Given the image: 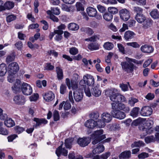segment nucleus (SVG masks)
I'll return each mask as SVG.
<instances>
[{
  "mask_svg": "<svg viewBox=\"0 0 159 159\" xmlns=\"http://www.w3.org/2000/svg\"><path fill=\"white\" fill-rule=\"evenodd\" d=\"M153 23V21L150 18H146L144 21L142 23L143 28L147 29L151 27Z\"/></svg>",
  "mask_w": 159,
  "mask_h": 159,
  "instance_id": "17",
  "label": "nucleus"
},
{
  "mask_svg": "<svg viewBox=\"0 0 159 159\" xmlns=\"http://www.w3.org/2000/svg\"><path fill=\"white\" fill-rule=\"evenodd\" d=\"M116 89H112L107 90L106 91V93L109 94L110 100L113 101V102H118V99L117 95L118 93H116Z\"/></svg>",
  "mask_w": 159,
  "mask_h": 159,
  "instance_id": "3",
  "label": "nucleus"
},
{
  "mask_svg": "<svg viewBox=\"0 0 159 159\" xmlns=\"http://www.w3.org/2000/svg\"><path fill=\"white\" fill-rule=\"evenodd\" d=\"M86 11L88 16L90 17H95L97 13L96 9L91 7L87 8Z\"/></svg>",
  "mask_w": 159,
  "mask_h": 159,
  "instance_id": "19",
  "label": "nucleus"
},
{
  "mask_svg": "<svg viewBox=\"0 0 159 159\" xmlns=\"http://www.w3.org/2000/svg\"><path fill=\"white\" fill-rule=\"evenodd\" d=\"M103 132V130L101 129L95 131L92 134L91 138L93 140L92 142L93 144H96L106 138L105 135H102Z\"/></svg>",
  "mask_w": 159,
  "mask_h": 159,
  "instance_id": "1",
  "label": "nucleus"
},
{
  "mask_svg": "<svg viewBox=\"0 0 159 159\" xmlns=\"http://www.w3.org/2000/svg\"><path fill=\"white\" fill-rule=\"evenodd\" d=\"M152 108L149 106L143 107L140 112L141 114L143 116H149L152 114Z\"/></svg>",
  "mask_w": 159,
  "mask_h": 159,
  "instance_id": "8",
  "label": "nucleus"
},
{
  "mask_svg": "<svg viewBox=\"0 0 159 159\" xmlns=\"http://www.w3.org/2000/svg\"><path fill=\"white\" fill-rule=\"evenodd\" d=\"M141 49L144 52L150 53L153 51V48L148 45L145 44L141 47Z\"/></svg>",
  "mask_w": 159,
  "mask_h": 159,
  "instance_id": "21",
  "label": "nucleus"
},
{
  "mask_svg": "<svg viewBox=\"0 0 159 159\" xmlns=\"http://www.w3.org/2000/svg\"><path fill=\"white\" fill-rule=\"evenodd\" d=\"M111 105L112 109L111 113L117 111V110L122 109L124 107V104L118 102L112 103Z\"/></svg>",
  "mask_w": 159,
  "mask_h": 159,
  "instance_id": "14",
  "label": "nucleus"
},
{
  "mask_svg": "<svg viewBox=\"0 0 159 159\" xmlns=\"http://www.w3.org/2000/svg\"><path fill=\"white\" fill-rule=\"evenodd\" d=\"M14 102L18 105L23 104L25 102L24 97L22 95H18L15 96L13 98Z\"/></svg>",
  "mask_w": 159,
  "mask_h": 159,
  "instance_id": "13",
  "label": "nucleus"
},
{
  "mask_svg": "<svg viewBox=\"0 0 159 159\" xmlns=\"http://www.w3.org/2000/svg\"><path fill=\"white\" fill-rule=\"evenodd\" d=\"M57 77L59 80H61L63 78V73L62 70L59 67H57L56 68Z\"/></svg>",
  "mask_w": 159,
  "mask_h": 159,
  "instance_id": "37",
  "label": "nucleus"
},
{
  "mask_svg": "<svg viewBox=\"0 0 159 159\" xmlns=\"http://www.w3.org/2000/svg\"><path fill=\"white\" fill-rule=\"evenodd\" d=\"M90 139L89 137L79 138L77 140V143L81 147L87 146L90 142Z\"/></svg>",
  "mask_w": 159,
  "mask_h": 159,
  "instance_id": "9",
  "label": "nucleus"
},
{
  "mask_svg": "<svg viewBox=\"0 0 159 159\" xmlns=\"http://www.w3.org/2000/svg\"><path fill=\"white\" fill-rule=\"evenodd\" d=\"M84 125L88 128L93 129L96 126V122L93 120H88L85 122Z\"/></svg>",
  "mask_w": 159,
  "mask_h": 159,
  "instance_id": "24",
  "label": "nucleus"
},
{
  "mask_svg": "<svg viewBox=\"0 0 159 159\" xmlns=\"http://www.w3.org/2000/svg\"><path fill=\"white\" fill-rule=\"evenodd\" d=\"M73 140L74 139L72 138H70L65 140V144L67 148L69 149L71 148L72 142Z\"/></svg>",
  "mask_w": 159,
  "mask_h": 159,
  "instance_id": "34",
  "label": "nucleus"
},
{
  "mask_svg": "<svg viewBox=\"0 0 159 159\" xmlns=\"http://www.w3.org/2000/svg\"><path fill=\"white\" fill-rule=\"evenodd\" d=\"M5 125L8 127H11L15 125L14 121L12 119L9 118L4 121Z\"/></svg>",
  "mask_w": 159,
  "mask_h": 159,
  "instance_id": "40",
  "label": "nucleus"
},
{
  "mask_svg": "<svg viewBox=\"0 0 159 159\" xmlns=\"http://www.w3.org/2000/svg\"><path fill=\"white\" fill-rule=\"evenodd\" d=\"M9 71L11 75L15 74L19 69L18 64L16 62H13L10 64L8 66Z\"/></svg>",
  "mask_w": 159,
  "mask_h": 159,
  "instance_id": "7",
  "label": "nucleus"
},
{
  "mask_svg": "<svg viewBox=\"0 0 159 159\" xmlns=\"http://www.w3.org/2000/svg\"><path fill=\"white\" fill-rule=\"evenodd\" d=\"M113 47V44L112 43L109 42L105 43L103 45L104 48L107 50H111Z\"/></svg>",
  "mask_w": 159,
  "mask_h": 159,
  "instance_id": "43",
  "label": "nucleus"
},
{
  "mask_svg": "<svg viewBox=\"0 0 159 159\" xmlns=\"http://www.w3.org/2000/svg\"><path fill=\"white\" fill-rule=\"evenodd\" d=\"M126 44L128 46H131L135 48H138L140 47V45L136 42L127 43Z\"/></svg>",
  "mask_w": 159,
  "mask_h": 159,
  "instance_id": "63",
  "label": "nucleus"
},
{
  "mask_svg": "<svg viewBox=\"0 0 159 159\" xmlns=\"http://www.w3.org/2000/svg\"><path fill=\"white\" fill-rule=\"evenodd\" d=\"M112 118L111 115L107 113H104L102 115V120L106 123L110 122Z\"/></svg>",
  "mask_w": 159,
  "mask_h": 159,
  "instance_id": "25",
  "label": "nucleus"
},
{
  "mask_svg": "<svg viewBox=\"0 0 159 159\" xmlns=\"http://www.w3.org/2000/svg\"><path fill=\"white\" fill-rule=\"evenodd\" d=\"M128 84H127L122 83L120 84V87L121 88V90L124 91H127L128 90Z\"/></svg>",
  "mask_w": 159,
  "mask_h": 159,
  "instance_id": "59",
  "label": "nucleus"
},
{
  "mask_svg": "<svg viewBox=\"0 0 159 159\" xmlns=\"http://www.w3.org/2000/svg\"><path fill=\"white\" fill-rule=\"evenodd\" d=\"M124 61L121 62V65L122 69L128 73H132L134 69H136L137 67L134 64L130 62V61Z\"/></svg>",
  "mask_w": 159,
  "mask_h": 159,
  "instance_id": "2",
  "label": "nucleus"
},
{
  "mask_svg": "<svg viewBox=\"0 0 159 159\" xmlns=\"http://www.w3.org/2000/svg\"><path fill=\"white\" fill-rule=\"evenodd\" d=\"M66 87L65 84H61L60 87V93L61 94H64L66 92Z\"/></svg>",
  "mask_w": 159,
  "mask_h": 159,
  "instance_id": "55",
  "label": "nucleus"
},
{
  "mask_svg": "<svg viewBox=\"0 0 159 159\" xmlns=\"http://www.w3.org/2000/svg\"><path fill=\"white\" fill-rule=\"evenodd\" d=\"M99 117V114L98 112H93L90 115V117L93 120H97Z\"/></svg>",
  "mask_w": 159,
  "mask_h": 159,
  "instance_id": "56",
  "label": "nucleus"
},
{
  "mask_svg": "<svg viewBox=\"0 0 159 159\" xmlns=\"http://www.w3.org/2000/svg\"><path fill=\"white\" fill-rule=\"evenodd\" d=\"M151 17L154 19H157L159 18V12L157 9H153L150 13Z\"/></svg>",
  "mask_w": 159,
  "mask_h": 159,
  "instance_id": "31",
  "label": "nucleus"
},
{
  "mask_svg": "<svg viewBox=\"0 0 159 159\" xmlns=\"http://www.w3.org/2000/svg\"><path fill=\"white\" fill-rule=\"evenodd\" d=\"M149 157L148 154L146 152H143L142 153L138 156V157L139 159H143Z\"/></svg>",
  "mask_w": 159,
  "mask_h": 159,
  "instance_id": "60",
  "label": "nucleus"
},
{
  "mask_svg": "<svg viewBox=\"0 0 159 159\" xmlns=\"http://www.w3.org/2000/svg\"><path fill=\"white\" fill-rule=\"evenodd\" d=\"M96 127H97L99 128H101L104 127L105 126L106 123L105 122H104L102 120H100L97 121H96Z\"/></svg>",
  "mask_w": 159,
  "mask_h": 159,
  "instance_id": "48",
  "label": "nucleus"
},
{
  "mask_svg": "<svg viewBox=\"0 0 159 159\" xmlns=\"http://www.w3.org/2000/svg\"><path fill=\"white\" fill-rule=\"evenodd\" d=\"M130 151H125L121 153L119 156L120 159H127L129 158L131 155Z\"/></svg>",
  "mask_w": 159,
  "mask_h": 159,
  "instance_id": "27",
  "label": "nucleus"
},
{
  "mask_svg": "<svg viewBox=\"0 0 159 159\" xmlns=\"http://www.w3.org/2000/svg\"><path fill=\"white\" fill-rule=\"evenodd\" d=\"M135 2L136 3L139 5L144 6L146 4V0H132Z\"/></svg>",
  "mask_w": 159,
  "mask_h": 159,
  "instance_id": "53",
  "label": "nucleus"
},
{
  "mask_svg": "<svg viewBox=\"0 0 159 159\" xmlns=\"http://www.w3.org/2000/svg\"><path fill=\"white\" fill-rule=\"evenodd\" d=\"M140 108L138 107H135L130 112V115L134 117L138 116Z\"/></svg>",
  "mask_w": 159,
  "mask_h": 159,
  "instance_id": "38",
  "label": "nucleus"
},
{
  "mask_svg": "<svg viewBox=\"0 0 159 159\" xmlns=\"http://www.w3.org/2000/svg\"><path fill=\"white\" fill-rule=\"evenodd\" d=\"M54 68V66L51 65L50 63H47L45 65L44 70H53Z\"/></svg>",
  "mask_w": 159,
  "mask_h": 159,
  "instance_id": "57",
  "label": "nucleus"
},
{
  "mask_svg": "<svg viewBox=\"0 0 159 159\" xmlns=\"http://www.w3.org/2000/svg\"><path fill=\"white\" fill-rule=\"evenodd\" d=\"M77 80L75 79V80H72L70 81V87H71L74 91L77 90L78 82Z\"/></svg>",
  "mask_w": 159,
  "mask_h": 159,
  "instance_id": "42",
  "label": "nucleus"
},
{
  "mask_svg": "<svg viewBox=\"0 0 159 159\" xmlns=\"http://www.w3.org/2000/svg\"><path fill=\"white\" fill-rule=\"evenodd\" d=\"M83 79L85 81L88 85H93L94 83V80L93 76L90 74H87L84 75Z\"/></svg>",
  "mask_w": 159,
  "mask_h": 159,
  "instance_id": "11",
  "label": "nucleus"
},
{
  "mask_svg": "<svg viewBox=\"0 0 159 159\" xmlns=\"http://www.w3.org/2000/svg\"><path fill=\"white\" fill-rule=\"evenodd\" d=\"M104 150V147L102 144H99L96 148L94 149L93 151V153L94 154L99 153L103 152Z\"/></svg>",
  "mask_w": 159,
  "mask_h": 159,
  "instance_id": "28",
  "label": "nucleus"
},
{
  "mask_svg": "<svg viewBox=\"0 0 159 159\" xmlns=\"http://www.w3.org/2000/svg\"><path fill=\"white\" fill-rule=\"evenodd\" d=\"M21 90L23 94L26 95H30L32 92V89L31 86L25 83L22 84Z\"/></svg>",
  "mask_w": 159,
  "mask_h": 159,
  "instance_id": "4",
  "label": "nucleus"
},
{
  "mask_svg": "<svg viewBox=\"0 0 159 159\" xmlns=\"http://www.w3.org/2000/svg\"><path fill=\"white\" fill-rule=\"evenodd\" d=\"M68 157L70 159H83V157L81 156H79L78 157H75L74 152L70 153L68 155Z\"/></svg>",
  "mask_w": 159,
  "mask_h": 159,
  "instance_id": "54",
  "label": "nucleus"
},
{
  "mask_svg": "<svg viewBox=\"0 0 159 159\" xmlns=\"http://www.w3.org/2000/svg\"><path fill=\"white\" fill-rule=\"evenodd\" d=\"M74 99L76 101H81L83 98V93L80 90H75L73 93Z\"/></svg>",
  "mask_w": 159,
  "mask_h": 159,
  "instance_id": "12",
  "label": "nucleus"
},
{
  "mask_svg": "<svg viewBox=\"0 0 159 159\" xmlns=\"http://www.w3.org/2000/svg\"><path fill=\"white\" fill-rule=\"evenodd\" d=\"M108 11L109 12L112 14H115L118 13V10L117 8L113 7H110L108 8Z\"/></svg>",
  "mask_w": 159,
  "mask_h": 159,
  "instance_id": "50",
  "label": "nucleus"
},
{
  "mask_svg": "<svg viewBox=\"0 0 159 159\" xmlns=\"http://www.w3.org/2000/svg\"><path fill=\"white\" fill-rule=\"evenodd\" d=\"M33 120L36 122L35 124L33 125V127L35 128H37L39 127L41 124H45L48 122V121L44 118H34Z\"/></svg>",
  "mask_w": 159,
  "mask_h": 159,
  "instance_id": "10",
  "label": "nucleus"
},
{
  "mask_svg": "<svg viewBox=\"0 0 159 159\" xmlns=\"http://www.w3.org/2000/svg\"><path fill=\"white\" fill-rule=\"evenodd\" d=\"M79 26L74 23H70L68 25V29L71 30H77L79 29Z\"/></svg>",
  "mask_w": 159,
  "mask_h": 159,
  "instance_id": "33",
  "label": "nucleus"
},
{
  "mask_svg": "<svg viewBox=\"0 0 159 159\" xmlns=\"http://www.w3.org/2000/svg\"><path fill=\"white\" fill-rule=\"evenodd\" d=\"M143 9L142 8L138 6L133 7V11L136 14H139L142 13Z\"/></svg>",
  "mask_w": 159,
  "mask_h": 159,
  "instance_id": "47",
  "label": "nucleus"
},
{
  "mask_svg": "<svg viewBox=\"0 0 159 159\" xmlns=\"http://www.w3.org/2000/svg\"><path fill=\"white\" fill-rule=\"evenodd\" d=\"M16 16L14 15H11L7 16L6 17V20L7 22H10L16 20Z\"/></svg>",
  "mask_w": 159,
  "mask_h": 159,
  "instance_id": "51",
  "label": "nucleus"
},
{
  "mask_svg": "<svg viewBox=\"0 0 159 159\" xmlns=\"http://www.w3.org/2000/svg\"><path fill=\"white\" fill-rule=\"evenodd\" d=\"M92 94L96 97L100 96L101 94V91L99 88V85L96 86L92 88L91 89Z\"/></svg>",
  "mask_w": 159,
  "mask_h": 159,
  "instance_id": "18",
  "label": "nucleus"
},
{
  "mask_svg": "<svg viewBox=\"0 0 159 159\" xmlns=\"http://www.w3.org/2000/svg\"><path fill=\"white\" fill-rule=\"evenodd\" d=\"M140 130L143 132V133L144 135L151 134L154 131L152 127H150L149 128L146 127L145 126L142 127L140 128Z\"/></svg>",
  "mask_w": 159,
  "mask_h": 159,
  "instance_id": "22",
  "label": "nucleus"
},
{
  "mask_svg": "<svg viewBox=\"0 0 159 159\" xmlns=\"http://www.w3.org/2000/svg\"><path fill=\"white\" fill-rule=\"evenodd\" d=\"M63 144V142L62 144L56 150V154L58 157L60 156L61 154L65 156L67 155V151L64 148H62V146Z\"/></svg>",
  "mask_w": 159,
  "mask_h": 159,
  "instance_id": "16",
  "label": "nucleus"
},
{
  "mask_svg": "<svg viewBox=\"0 0 159 159\" xmlns=\"http://www.w3.org/2000/svg\"><path fill=\"white\" fill-rule=\"evenodd\" d=\"M14 6V3L11 1H7L4 4L5 10L6 9L10 10L13 8Z\"/></svg>",
  "mask_w": 159,
  "mask_h": 159,
  "instance_id": "32",
  "label": "nucleus"
},
{
  "mask_svg": "<svg viewBox=\"0 0 159 159\" xmlns=\"http://www.w3.org/2000/svg\"><path fill=\"white\" fill-rule=\"evenodd\" d=\"M75 6L77 10L78 11H84V6L81 2H77Z\"/></svg>",
  "mask_w": 159,
  "mask_h": 159,
  "instance_id": "46",
  "label": "nucleus"
},
{
  "mask_svg": "<svg viewBox=\"0 0 159 159\" xmlns=\"http://www.w3.org/2000/svg\"><path fill=\"white\" fill-rule=\"evenodd\" d=\"M15 53L13 52L12 53L8 55L6 58V61L7 63H9L14 60L15 58Z\"/></svg>",
  "mask_w": 159,
  "mask_h": 159,
  "instance_id": "39",
  "label": "nucleus"
},
{
  "mask_svg": "<svg viewBox=\"0 0 159 159\" xmlns=\"http://www.w3.org/2000/svg\"><path fill=\"white\" fill-rule=\"evenodd\" d=\"M138 100L137 99L134 98H130L128 101V104L131 106H134L135 103L138 102Z\"/></svg>",
  "mask_w": 159,
  "mask_h": 159,
  "instance_id": "45",
  "label": "nucleus"
},
{
  "mask_svg": "<svg viewBox=\"0 0 159 159\" xmlns=\"http://www.w3.org/2000/svg\"><path fill=\"white\" fill-rule=\"evenodd\" d=\"M119 13L120 19L124 21L128 20L130 17V13L129 11L126 9L120 10Z\"/></svg>",
  "mask_w": 159,
  "mask_h": 159,
  "instance_id": "6",
  "label": "nucleus"
},
{
  "mask_svg": "<svg viewBox=\"0 0 159 159\" xmlns=\"http://www.w3.org/2000/svg\"><path fill=\"white\" fill-rule=\"evenodd\" d=\"M69 52L70 54L73 55H75L78 53V49L75 47L71 48Z\"/></svg>",
  "mask_w": 159,
  "mask_h": 159,
  "instance_id": "58",
  "label": "nucleus"
},
{
  "mask_svg": "<svg viewBox=\"0 0 159 159\" xmlns=\"http://www.w3.org/2000/svg\"><path fill=\"white\" fill-rule=\"evenodd\" d=\"M120 110H117V111L111 113V115L114 117L121 120L124 119L125 117V113Z\"/></svg>",
  "mask_w": 159,
  "mask_h": 159,
  "instance_id": "15",
  "label": "nucleus"
},
{
  "mask_svg": "<svg viewBox=\"0 0 159 159\" xmlns=\"http://www.w3.org/2000/svg\"><path fill=\"white\" fill-rule=\"evenodd\" d=\"M126 59L127 61H131L132 62L135 64H140L141 65L143 62V61H138L136 60L135 59H133L131 58H130L128 57H126Z\"/></svg>",
  "mask_w": 159,
  "mask_h": 159,
  "instance_id": "52",
  "label": "nucleus"
},
{
  "mask_svg": "<svg viewBox=\"0 0 159 159\" xmlns=\"http://www.w3.org/2000/svg\"><path fill=\"white\" fill-rule=\"evenodd\" d=\"M80 30L82 32H85L90 35L94 33L92 29L88 27H82L80 29Z\"/></svg>",
  "mask_w": 159,
  "mask_h": 159,
  "instance_id": "35",
  "label": "nucleus"
},
{
  "mask_svg": "<svg viewBox=\"0 0 159 159\" xmlns=\"http://www.w3.org/2000/svg\"><path fill=\"white\" fill-rule=\"evenodd\" d=\"M155 140V138L153 136H147L145 138V141L147 143L154 142Z\"/></svg>",
  "mask_w": 159,
  "mask_h": 159,
  "instance_id": "44",
  "label": "nucleus"
},
{
  "mask_svg": "<svg viewBox=\"0 0 159 159\" xmlns=\"http://www.w3.org/2000/svg\"><path fill=\"white\" fill-rule=\"evenodd\" d=\"M44 99L47 102L52 101L55 98V95L52 91H49L43 95Z\"/></svg>",
  "mask_w": 159,
  "mask_h": 159,
  "instance_id": "20",
  "label": "nucleus"
},
{
  "mask_svg": "<svg viewBox=\"0 0 159 159\" xmlns=\"http://www.w3.org/2000/svg\"><path fill=\"white\" fill-rule=\"evenodd\" d=\"M100 45L98 44L95 40L91 43L88 45V48L92 51L96 50L99 49Z\"/></svg>",
  "mask_w": 159,
  "mask_h": 159,
  "instance_id": "23",
  "label": "nucleus"
},
{
  "mask_svg": "<svg viewBox=\"0 0 159 159\" xmlns=\"http://www.w3.org/2000/svg\"><path fill=\"white\" fill-rule=\"evenodd\" d=\"M134 35V33L130 31H127L125 32L124 35V37L125 39L128 40L133 38Z\"/></svg>",
  "mask_w": 159,
  "mask_h": 159,
  "instance_id": "36",
  "label": "nucleus"
},
{
  "mask_svg": "<svg viewBox=\"0 0 159 159\" xmlns=\"http://www.w3.org/2000/svg\"><path fill=\"white\" fill-rule=\"evenodd\" d=\"M144 143L141 141L138 142H135L134 143L131 145V147L133 148L134 147H140L144 146Z\"/></svg>",
  "mask_w": 159,
  "mask_h": 159,
  "instance_id": "49",
  "label": "nucleus"
},
{
  "mask_svg": "<svg viewBox=\"0 0 159 159\" xmlns=\"http://www.w3.org/2000/svg\"><path fill=\"white\" fill-rule=\"evenodd\" d=\"M66 27V25L63 24H61L57 27L58 30H55V33L57 34L55 38V40H61L62 39V35L63 33L62 30H65Z\"/></svg>",
  "mask_w": 159,
  "mask_h": 159,
  "instance_id": "5",
  "label": "nucleus"
},
{
  "mask_svg": "<svg viewBox=\"0 0 159 159\" xmlns=\"http://www.w3.org/2000/svg\"><path fill=\"white\" fill-rule=\"evenodd\" d=\"M110 155V153L109 152H106L102 154L100 157V159H107Z\"/></svg>",
  "mask_w": 159,
  "mask_h": 159,
  "instance_id": "64",
  "label": "nucleus"
},
{
  "mask_svg": "<svg viewBox=\"0 0 159 159\" xmlns=\"http://www.w3.org/2000/svg\"><path fill=\"white\" fill-rule=\"evenodd\" d=\"M103 17L106 21H110L113 18V15L109 12H106L103 16Z\"/></svg>",
  "mask_w": 159,
  "mask_h": 159,
  "instance_id": "41",
  "label": "nucleus"
},
{
  "mask_svg": "<svg viewBox=\"0 0 159 159\" xmlns=\"http://www.w3.org/2000/svg\"><path fill=\"white\" fill-rule=\"evenodd\" d=\"M7 72V67L4 63L0 64V76H4Z\"/></svg>",
  "mask_w": 159,
  "mask_h": 159,
  "instance_id": "29",
  "label": "nucleus"
},
{
  "mask_svg": "<svg viewBox=\"0 0 159 159\" xmlns=\"http://www.w3.org/2000/svg\"><path fill=\"white\" fill-rule=\"evenodd\" d=\"M21 87V85L20 84V81L19 80H17L13 86H12V88L15 92H17L20 90Z\"/></svg>",
  "mask_w": 159,
  "mask_h": 159,
  "instance_id": "26",
  "label": "nucleus"
},
{
  "mask_svg": "<svg viewBox=\"0 0 159 159\" xmlns=\"http://www.w3.org/2000/svg\"><path fill=\"white\" fill-rule=\"evenodd\" d=\"M146 17L143 14V13L139 14H136L135 16V19L138 22L140 23H142L143 21H144Z\"/></svg>",
  "mask_w": 159,
  "mask_h": 159,
  "instance_id": "30",
  "label": "nucleus"
},
{
  "mask_svg": "<svg viewBox=\"0 0 159 159\" xmlns=\"http://www.w3.org/2000/svg\"><path fill=\"white\" fill-rule=\"evenodd\" d=\"M85 93L87 96L90 97L91 96V92L89 88L88 87H86L84 88Z\"/></svg>",
  "mask_w": 159,
  "mask_h": 159,
  "instance_id": "61",
  "label": "nucleus"
},
{
  "mask_svg": "<svg viewBox=\"0 0 159 159\" xmlns=\"http://www.w3.org/2000/svg\"><path fill=\"white\" fill-rule=\"evenodd\" d=\"M54 120L55 121L58 120L59 119V115L58 111L55 110L53 113Z\"/></svg>",
  "mask_w": 159,
  "mask_h": 159,
  "instance_id": "62",
  "label": "nucleus"
}]
</instances>
